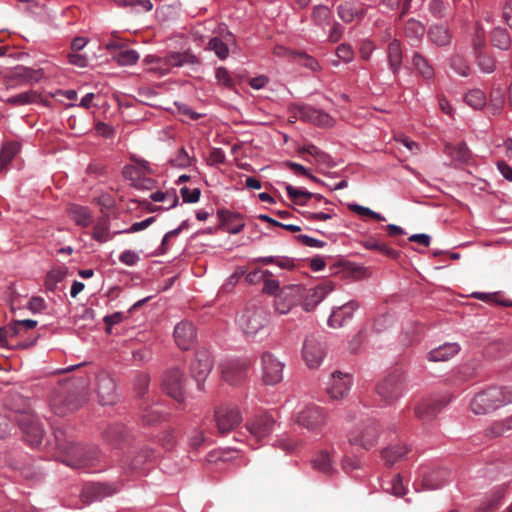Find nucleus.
I'll list each match as a JSON object with an SVG mask.
<instances>
[{
  "mask_svg": "<svg viewBox=\"0 0 512 512\" xmlns=\"http://www.w3.org/2000/svg\"><path fill=\"white\" fill-rule=\"evenodd\" d=\"M451 155L455 160L466 163L471 158V153L465 143H459L451 147Z\"/></svg>",
  "mask_w": 512,
  "mask_h": 512,
  "instance_id": "nucleus-55",
  "label": "nucleus"
},
{
  "mask_svg": "<svg viewBox=\"0 0 512 512\" xmlns=\"http://www.w3.org/2000/svg\"><path fill=\"white\" fill-rule=\"evenodd\" d=\"M214 421L219 433L226 434L242 421L239 408L232 404H222L215 409Z\"/></svg>",
  "mask_w": 512,
  "mask_h": 512,
  "instance_id": "nucleus-8",
  "label": "nucleus"
},
{
  "mask_svg": "<svg viewBox=\"0 0 512 512\" xmlns=\"http://www.w3.org/2000/svg\"><path fill=\"white\" fill-rule=\"evenodd\" d=\"M43 77L42 71L28 67H16L12 72V79L19 83L33 84L39 82Z\"/></svg>",
  "mask_w": 512,
  "mask_h": 512,
  "instance_id": "nucleus-34",
  "label": "nucleus"
},
{
  "mask_svg": "<svg viewBox=\"0 0 512 512\" xmlns=\"http://www.w3.org/2000/svg\"><path fill=\"white\" fill-rule=\"evenodd\" d=\"M181 196L184 202L195 203L199 201L201 191L199 188L189 189L188 187H182L180 189Z\"/></svg>",
  "mask_w": 512,
  "mask_h": 512,
  "instance_id": "nucleus-62",
  "label": "nucleus"
},
{
  "mask_svg": "<svg viewBox=\"0 0 512 512\" xmlns=\"http://www.w3.org/2000/svg\"><path fill=\"white\" fill-rule=\"evenodd\" d=\"M24 440L32 447L41 444L44 436V429L37 416L32 411H24L17 414L15 418Z\"/></svg>",
  "mask_w": 512,
  "mask_h": 512,
  "instance_id": "nucleus-5",
  "label": "nucleus"
},
{
  "mask_svg": "<svg viewBox=\"0 0 512 512\" xmlns=\"http://www.w3.org/2000/svg\"><path fill=\"white\" fill-rule=\"evenodd\" d=\"M351 315L352 306L350 303H346L343 306L333 310L328 319V325L334 329L341 328L350 322Z\"/></svg>",
  "mask_w": 512,
  "mask_h": 512,
  "instance_id": "nucleus-32",
  "label": "nucleus"
},
{
  "mask_svg": "<svg viewBox=\"0 0 512 512\" xmlns=\"http://www.w3.org/2000/svg\"><path fill=\"white\" fill-rule=\"evenodd\" d=\"M486 46V37L485 30L480 22L475 23V33L473 36V47L474 50L485 49Z\"/></svg>",
  "mask_w": 512,
  "mask_h": 512,
  "instance_id": "nucleus-56",
  "label": "nucleus"
},
{
  "mask_svg": "<svg viewBox=\"0 0 512 512\" xmlns=\"http://www.w3.org/2000/svg\"><path fill=\"white\" fill-rule=\"evenodd\" d=\"M304 288L300 285H291L281 290L275 298V310L279 314H287L303 297Z\"/></svg>",
  "mask_w": 512,
  "mask_h": 512,
  "instance_id": "nucleus-12",
  "label": "nucleus"
},
{
  "mask_svg": "<svg viewBox=\"0 0 512 512\" xmlns=\"http://www.w3.org/2000/svg\"><path fill=\"white\" fill-rule=\"evenodd\" d=\"M326 355V343L319 335L308 336L303 344L302 356L306 365L315 369L320 366Z\"/></svg>",
  "mask_w": 512,
  "mask_h": 512,
  "instance_id": "nucleus-9",
  "label": "nucleus"
},
{
  "mask_svg": "<svg viewBox=\"0 0 512 512\" xmlns=\"http://www.w3.org/2000/svg\"><path fill=\"white\" fill-rule=\"evenodd\" d=\"M55 448L62 453V461L73 468L94 466L101 458V452L95 445L82 446L75 441L71 431L57 427L53 431Z\"/></svg>",
  "mask_w": 512,
  "mask_h": 512,
  "instance_id": "nucleus-1",
  "label": "nucleus"
},
{
  "mask_svg": "<svg viewBox=\"0 0 512 512\" xmlns=\"http://www.w3.org/2000/svg\"><path fill=\"white\" fill-rule=\"evenodd\" d=\"M36 325L37 321L31 319L17 320L12 324L13 328L17 330L18 336H22L24 332L34 329Z\"/></svg>",
  "mask_w": 512,
  "mask_h": 512,
  "instance_id": "nucleus-60",
  "label": "nucleus"
},
{
  "mask_svg": "<svg viewBox=\"0 0 512 512\" xmlns=\"http://www.w3.org/2000/svg\"><path fill=\"white\" fill-rule=\"evenodd\" d=\"M464 102L475 110H481L485 107L487 98L481 89L475 88L465 94Z\"/></svg>",
  "mask_w": 512,
  "mask_h": 512,
  "instance_id": "nucleus-40",
  "label": "nucleus"
},
{
  "mask_svg": "<svg viewBox=\"0 0 512 512\" xmlns=\"http://www.w3.org/2000/svg\"><path fill=\"white\" fill-rule=\"evenodd\" d=\"M427 36L429 40L438 47H445L452 42V32L449 27L443 24H434L428 31Z\"/></svg>",
  "mask_w": 512,
  "mask_h": 512,
  "instance_id": "nucleus-27",
  "label": "nucleus"
},
{
  "mask_svg": "<svg viewBox=\"0 0 512 512\" xmlns=\"http://www.w3.org/2000/svg\"><path fill=\"white\" fill-rule=\"evenodd\" d=\"M163 390L165 393L181 403L185 398V378L183 372L178 368L168 370L162 381Z\"/></svg>",
  "mask_w": 512,
  "mask_h": 512,
  "instance_id": "nucleus-11",
  "label": "nucleus"
},
{
  "mask_svg": "<svg viewBox=\"0 0 512 512\" xmlns=\"http://www.w3.org/2000/svg\"><path fill=\"white\" fill-rule=\"evenodd\" d=\"M286 191L292 201L298 205H305L309 199L315 196L313 193L295 188L292 185H287Z\"/></svg>",
  "mask_w": 512,
  "mask_h": 512,
  "instance_id": "nucleus-45",
  "label": "nucleus"
},
{
  "mask_svg": "<svg viewBox=\"0 0 512 512\" xmlns=\"http://www.w3.org/2000/svg\"><path fill=\"white\" fill-rule=\"evenodd\" d=\"M485 431L491 438L501 437L509 432L503 419L493 422Z\"/></svg>",
  "mask_w": 512,
  "mask_h": 512,
  "instance_id": "nucleus-57",
  "label": "nucleus"
},
{
  "mask_svg": "<svg viewBox=\"0 0 512 512\" xmlns=\"http://www.w3.org/2000/svg\"><path fill=\"white\" fill-rule=\"evenodd\" d=\"M150 378L147 374L141 373L135 378V389L139 396L143 395L149 386Z\"/></svg>",
  "mask_w": 512,
  "mask_h": 512,
  "instance_id": "nucleus-63",
  "label": "nucleus"
},
{
  "mask_svg": "<svg viewBox=\"0 0 512 512\" xmlns=\"http://www.w3.org/2000/svg\"><path fill=\"white\" fill-rule=\"evenodd\" d=\"M352 60V48L349 44H341L336 49V59L331 61L334 67L339 66L340 62L349 63Z\"/></svg>",
  "mask_w": 512,
  "mask_h": 512,
  "instance_id": "nucleus-52",
  "label": "nucleus"
},
{
  "mask_svg": "<svg viewBox=\"0 0 512 512\" xmlns=\"http://www.w3.org/2000/svg\"><path fill=\"white\" fill-rule=\"evenodd\" d=\"M297 423L309 430H317L325 422V415L321 408L317 406H309L299 412Z\"/></svg>",
  "mask_w": 512,
  "mask_h": 512,
  "instance_id": "nucleus-22",
  "label": "nucleus"
},
{
  "mask_svg": "<svg viewBox=\"0 0 512 512\" xmlns=\"http://www.w3.org/2000/svg\"><path fill=\"white\" fill-rule=\"evenodd\" d=\"M68 215L78 226L88 227L92 223L93 216L88 207L76 204L70 205Z\"/></svg>",
  "mask_w": 512,
  "mask_h": 512,
  "instance_id": "nucleus-35",
  "label": "nucleus"
},
{
  "mask_svg": "<svg viewBox=\"0 0 512 512\" xmlns=\"http://www.w3.org/2000/svg\"><path fill=\"white\" fill-rule=\"evenodd\" d=\"M490 42L493 47L507 51L511 47V36L506 28L497 26L490 31Z\"/></svg>",
  "mask_w": 512,
  "mask_h": 512,
  "instance_id": "nucleus-36",
  "label": "nucleus"
},
{
  "mask_svg": "<svg viewBox=\"0 0 512 512\" xmlns=\"http://www.w3.org/2000/svg\"><path fill=\"white\" fill-rule=\"evenodd\" d=\"M296 59L298 60V62L301 65H303L313 71H316L319 68L318 62L313 57H311L309 55H306L303 53H298Z\"/></svg>",
  "mask_w": 512,
  "mask_h": 512,
  "instance_id": "nucleus-64",
  "label": "nucleus"
},
{
  "mask_svg": "<svg viewBox=\"0 0 512 512\" xmlns=\"http://www.w3.org/2000/svg\"><path fill=\"white\" fill-rule=\"evenodd\" d=\"M476 64L483 73L490 74L496 69V60L485 49L476 50Z\"/></svg>",
  "mask_w": 512,
  "mask_h": 512,
  "instance_id": "nucleus-38",
  "label": "nucleus"
},
{
  "mask_svg": "<svg viewBox=\"0 0 512 512\" xmlns=\"http://www.w3.org/2000/svg\"><path fill=\"white\" fill-rule=\"evenodd\" d=\"M153 457V452L150 449H143L132 461L131 469H140L144 463L150 461Z\"/></svg>",
  "mask_w": 512,
  "mask_h": 512,
  "instance_id": "nucleus-59",
  "label": "nucleus"
},
{
  "mask_svg": "<svg viewBox=\"0 0 512 512\" xmlns=\"http://www.w3.org/2000/svg\"><path fill=\"white\" fill-rule=\"evenodd\" d=\"M117 492V488L109 483H88L83 487L81 499L83 503L90 504L101 501Z\"/></svg>",
  "mask_w": 512,
  "mask_h": 512,
  "instance_id": "nucleus-16",
  "label": "nucleus"
},
{
  "mask_svg": "<svg viewBox=\"0 0 512 512\" xmlns=\"http://www.w3.org/2000/svg\"><path fill=\"white\" fill-rule=\"evenodd\" d=\"M378 435V424L371 420L361 429L359 437L354 440V445L357 443L365 450H369L375 445Z\"/></svg>",
  "mask_w": 512,
  "mask_h": 512,
  "instance_id": "nucleus-29",
  "label": "nucleus"
},
{
  "mask_svg": "<svg viewBox=\"0 0 512 512\" xmlns=\"http://www.w3.org/2000/svg\"><path fill=\"white\" fill-rule=\"evenodd\" d=\"M449 4L444 0H431L428 4V11L435 19H443L447 15Z\"/></svg>",
  "mask_w": 512,
  "mask_h": 512,
  "instance_id": "nucleus-49",
  "label": "nucleus"
},
{
  "mask_svg": "<svg viewBox=\"0 0 512 512\" xmlns=\"http://www.w3.org/2000/svg\"><path fill=\"white\" fill-rule=\"evenodd\" d=\"M376 46L373 41L370 39H364L359 43V54L361 59L368 60L370 59L373 51L375 50Z\"/></svg>",
  "mask_w": 512,
  "mask_h": 512,
  "instance_id": "nucleus-61",
  "label": "nucleus"
},
{
  "mask_svg": "<svg viewBox=\"0 0 512 512\" xmlns=\"http://www.w3.org/2000/svg\"><path fill=\"white\" fill-rule=\"evenodd\" d=\"M351 381L349 374H343L340 371L334 372L327 387L328 395L333 400L343 399L349 393Z\"/></svg>",
  "mask_w": 512,
  "mask_h": 512,
  "instance_id": "nucleus-20",
  "label": "nucleus"
},
{
  "mask_svg": "<svg viewBox=\"0 0 512 512\" xmlns=\"http://www.w3.org/2000/svg\"><path fill=\"white\" fill-rule=\"evenodd\" d=\"M505 493L506 488L504 486H497L491 490L489 496L483 502V504L487 505L493 511H496L502 504L505 497Z\"/></svg>",
  "mask_w": 512,
  "mask_h": 512,
  "instance_id": "nucleus-43",
  "label": "nucleus"
},
{
  "mask_svg": "<svg viewBox=\"0 0 512 512\" xmlns=\"http://www.w3.org/2000/svg\"><path fill=\"white\" fill-rule=\"evenodd\" d=\"M167 413L161 408L159 404L147 406L142 412V420L147 425L156 424L164 420Z\"/></svg>",
  "mask_w": 512,
  "mask_h": 512,
  "instance_id": "nucleus-39",
  "label": "nucleus"
},
{
  "mask_svg": "<svg viewBox=\"0 0 512 512\" xmlns=\"http://www.w3.org/2000/svg\"><path fill=\"white\" fill-rule=\"evenodd\" d=\"M294 116L304 122L318 126L328 127L332 125V118L327 113L308 105L296 107Z\"/></svg>",
  "mask_w": 512,
  "mask_h": 512,
  "instance_id": "nucleus-17",
  "label": "nucleus"
},
{
  "mask_svg": "<svg viewBox=\"0 0 512 512\" xmlns=\"http://www.w3.org/2000/svg\"><path fill=\"white\" fill-rule=\"evenodd\" d=\"M67 274V269L65 267H57L50 270L45 278V287L49 291H55L57 288V284L63 281Z\"/></svg>",
  "mask_w": 512,
  "mask_h": 512,
  "instance_id": "nucleus-42",
  "label": "nucleus"
},
{
  "mask_svg": "<svg viewBox=\"0 0 512 512\" xmlns=\"http://www.w3.org/2000/svg\"><path fill=\"white\" fill-rule=\"evenodd\" d=\"M114 59L121 66H129L135 64L139 59L137 51L132 49L122 50L114 56Z\"/></svg>",
  "mask_w": 512,
  "mask_h": 512,
  "instance_id": "nucleus-51",
  "label": "nucleus"
},
{
  "mask_svg": "<svg viewBox=\"0 0 512 512\" xmlns=\"http://www.w3.org/2000/svg\"><path fill=\"white\" fill-rule=\"evenodd\" d=\"M174 339L180 349H190L196 340V330L194 325L188 321L178 323L174 329Z\"/></svg>",
  "mask_w": 512,
  "mask_h": 512,
  "instance_id": "nucleus-23",
  "label": "nucleus"
},
{
  "mask_svg": "<svg viewBox=\"0 0 512 512\" xmlns=\"http://www.w3.org/2000/svg\"><path fill=\"white\" fill-rule=\"evenodd\" d=\"M450 67L455 73L463 77H467L471 72L467 61L460 55L451 58Z\"/></svg>",
  "mask_w": 512,
  "mask_h": 512,
  "instance_id": "nucleus-50",
  "label": "nucleus"
},
{
  "mask_svg": "<svg viewBox=\"0 0 512 512\" xmlns=\"http://www.w3.org/2000/svg\"><path fill=\"white\" fill-rule=\"evenodd\" d=\"M145 62L155 64L152 70L165 75L170 72L171 68L182 67L185 65L194 66L199 63V60L190 51H184L169 52L164 57L149 55L145 58Z\"/></svg>",
  "mask_w": 512,
  "mask_h": 512,
  "instance_id": "nucleus-4",
  "label": "nucleus"
},
{
  "mask_svg": "<svg viewBox=\"0 0 512 512\" xmlns=\"http://www.w3.org/2000/svg\"><path fill=\"white\" fill-rule=\"evenodd\" d=\"M150 198L154 201V202H164V201H168L169 202V205L167 206L166 209H170V208H173L177 205L179 199L177 197V195L174 193V192H161V191H157V192H154L150 195Z\"/></svg>",
  "mask_w": 512,
  "mask_h": 512,
  "instance_id": "nucleus-54",
  "label": "nucleus"
},
{
  "mask_svg": "<svg viewBox=\"0 0 512 512\" xmlns=\"http://www.w3.org/2000/svg\"><path fill=\"white\" fill-rule=\"evenodd\" d=\"M39 94L36 91H27L7 99V103L12 105H26L37 102Z\"/></svg>",
  "mask_w": 512,
  "mask_h": 512,
  "instance_id": "nucleus-47",
  "label": "nucleus"
},
{
  "mask_svg": "<svg viewBox=\"0 0 512 512\" xmlns=\"http://www.w3.org/2000/svg\"><path fill=\"white\" fill-rule=\"evenodd\" d=\"M411 64L415 74L426 84H431L435 80L436 70L431 60L419 51H414L411 56Z\"/></svg>",
  "mask_w": 512,
  "mask_h": 512,
  "instance_id": "nucleus-15",
  "label": "nucleus"
},
{
  "mask_svg": "<svg viewBox=\"0 0 512 512\" xmlns=\"http://www.w3.org/2000/svg\"><path fill=\"white\" fill-rule=\"evenodd\" d=\"M104 440L113 447H119L128 438V432L122 424L109 426L103 433Z\"/></svg>",
  "mask_w": 512,
  "mask_h": 512,
  "instance_id": "nucleus-33",
  "label": "nucleus"
},
{
  "mask_svg": "<svg viewBox=\"0 0 512 512\" xmlns=\"http://www.w3.org/2000/svg\"><path fill=\"white\" fill-rule=\"evenodd\" d=\"M448 401L441 398L423 399L415 407V416L422 421H429L447 405Z\"/></svg>",
  "mask_w": 512,
  "mask_h": 512,
  "instance_id": "nucleus-21",
  "label": "nucleus"
},
{
  "mask_svg": "<svg viewBox=\"0 0 512 512\" xmlns=\"http://www.w3.org/2000/svg\"><path fill=\"white\" fill-rule=\"evenodd\" d=\"M20 150V144L17 142L6 143L0 152V172L6 169L8 163L15 157Z\"/></svg>",
  "mask_w": 512,
  "mask_h": 512,
  "instance_id": "nucleus-41",
  "label": "nucleus"
},
{
  "mask_svg": "<svg viewBox=\"0 0 512 512\" xmlns=\"http://www.w3.org/2000/svg\"><path fill=\"white\" fill-rule=\"evenodd\" d=\"M83 401L77 393L72 392L67 386H62L54 392L50 407L56 415L65 416L77 410Z\"/></svg>",
  "mask_w": 512,
  "mask_h": 512,
  "instance_id": "nucleus-6",
  "label": "nucleus"
},
{
  "mask_svg": "<svg viewBox=\"0 0 512 512\" xmlns=\"http://www.w3.org/2000/svg\"><path fill=\"white\" fill-rule=\"evenodd\" d=\"M263 381L268 385H275L283 379L284 364L272 353L264 352L261 357Z\"/></svg>",
  "mask_w": 512,
  "mask_h": 512,
  "instance_id": "nucleus-14",
  "label": "nucleus"
},
{
  "mask_svg": "<svg viewBox=\"0 0 512 512\" xmlns=\"http://www.w3.org/2000/svg\"><path fill=\"white\" fill-rule=\"evenodd\" d=\"M460 351V345L456 342L444 343L427 353L426 358L431 362L447 361L457 355Z\"/></svg>",
  "mask_w": 512,
  "mask_h": 512,
  "instance_id": "nucleus-25",
  "label": "nucleus"
},
{
  "mask_svg": "<svg viewBox=\"0 0 512 512\" xmlns=\"http://www.w3.org/2000/svg\"><path fill=\"white\" fill-rule=\"evenodd\" d=\"M215 77L218 83L226 88H232L234 86V80L230 73L225 67H219L216 69Z\"/></svg>",
  "mask_w": 512,
  "mask_h": 512,
  "instance_id": "nucleus-58",
  "label": "nucleus"
},
{
  "mask_svg": "<svg viewBox=\"0 0 512 512\" xmlns=\"http://www.w3.org/2000/svg\"><path fill=\"white\" fill-rule=\"evenodd\" d=\"M450 477V472L444 468L435 469L423 475V486L427 489H439L444 486Z\"/></svg>",
  "mask_w": 512,
  "mask_h": 512,
  "instance_id": "nucleus-30",
  "label": "nucleus"
},
{
  "mask_svg": "<svg viewBox=\"0 0 512 512\" xmlns=\"http://www.w3.org/2000/svg\"><path fill=\"white\" fill-rule=\"evenodd\" d=\"M332 283L330 281H322L319 285L309 290L304 288L303 309L307 312L313 310L326 296L332 291Z\"/></svg>",
  "mask_w": 512,
  "mask_h": 512,
  "instance_id": "nucleus-18",
  "label": "nucleus"
},
{
  "mask_svg": "<svg viewBox=\"0 0 512 512\" xmlns=\"http://www.w3.org/2000/svg\"><path fill=\"white\" fill-rule=\"evenodd\" d=\"M411 451L410 446L407 445H394L385 448L382 451V458L388 465H393L397 461L401 460L405 455Z\"/></svg>",
  "mask_w": 512,
  "mask_h": 512,
  "instance_id": "nucleus-37",
  "label": "nucleus"
},
{
  "mask_svg": "<svg viewBox=\"0 0 512 512\" xmlns=\"http://www.w3.org/2000/svg\"><path fill=\"white\" fill-rule=\"evenodd\" d=\"M92 237L98 242H106L111 239L109 236V222L106 217L97 221L93 229Z\"/></svg>",
  "mask_w": 512,
  "mask_h": 512,
  "instance_id": "nucleus-44",
  "label": "nucleus"
},
{
  "mask_svg": "<svg viewBox=\"0 0 512 512\" xmlns=\"http://www.w3.org/2000/svg\"><path fill=\"white\" fill-rule=\"evenodd\" d=\"M387 61L389 70L396 77L399 75L403 65V49L400 40L394 38L387 46Z\"/></svg>",
  "mask_w": 512,
  "mask_h": 512,
  "instance_id": "nucleus-24",
  "label": "nucleus"
},
{
  "mask_svg": "<svg viewBox=\"0 0 512 512\" xmlns=\"http://www.w3.org/2000/svg\"><path fill=\"white\" fill-rule=\"evenodd\" d=\"M213 368V360L209 351L199 350L190 365V373L197 383L199 391H204V381Z\"/></svg>",
  "mask_w": 512,
  "mask_h": 512,
  "instance_id": "nucleus-10",
  "label": "nucleus"
},
{
  "mask_svg": "<svg viewBox=\"0 0 512 512\" xmlns=\"http://www.w3.org/2000/svg\"><path fill=\"white\" fill-rule=\"evenodd\" d=\"M508 404H512V386H492L477 393L470 408L476 415H485Z\"/></svg>",
  "mask_w": 512,
  "mask_h": 512,
  "instance_id": "nucleus-2",
  "label": "nucleus"
},
{
  "mask_svg": "<svg viewBox=\"0 0 512 512\" xmlns=\"http://www.w3.org/2000/svg\"><path fill=\"white\" fill-rule=\"evenodd\" d=\"M247 366L245 364H229L222 370L223 380L231 385L242 383L246 377Z\"/></svg>",
  "mask_w": 512,
  "mask_h": 512,
  "instance_id": "nucleus-31",
  "label": "nucleus"
},
{
  "mask_svg": "<svg viewBox=\"0 0 512 512\" xmlns=\"http://www.w3.org/2000/svg\"><path fill=\"white\" fill-rule=\"evenodd\" d=\"M267 316L261 308H246L237 319L239 328L249 337L265 329Z\"/></svg>",
  "mask_w": 512,
  "mask_h": 512,
  "instance_id": "nucleus-7",
  "label": "nucleus"
},
{
  "mask_svg": "<svg viewBox=\"0 0 512 512\" xmlns=\"http://www.w3.org/2000/svg\"><path fill=\"white\" fill-rule=\"evenodd\" d=\"M208 49L214 51L218 58L224 60L229 55V47L220 37H213L208 42Z\"/></svg>",
  "mask_w": 512,
  "mask_h": 512,
  "instance_id": "nucleus-48",
  "label": "nucleus"
},
{
  "mask_svg": "<svg viewBox=\"0 0 512 512\" xmlns=\"http://www.w3.org/2000/svg\"><path fill=\"white\" fill-rule=\"evenodd\" d=\"M274 425L275 419L271 414L260 413L246 423V428L256 441H261L272 433Z\"/></svg>",
  "mask_w": 512,
  "mask_h": 512,
  "instance_id": "nucleus-13",
  "label": "nucleus"
},
{
  "mask_svg": "<svg viewBox=\"0 0 512 512\" xmlns=\"http://www.w3.org/2000/svg\"><path fill=\"white\" fill-rule=\"evenodd\" d=\"M360 243L366 249L377 251V252L381 253L382 255H384L390 259H393V260L398 259V257L400 256V251L390 247L387 243H385L379 237L371 236V237H368V238L360 241Z\"/></svg>",
  "mask_w": 512,
  "mask_h": 512,
  "instance_id": "nucleus-26",
  "label": "nucleus"
},
{
  "mask_svg": "<svg viewBox=\"0 0 512 512\" xmlns=\"http://www.w3.org/2000/svg\"><path fill=\"white\" fill-rule=\"evenodd\" d=\"M354 214L358 215L364 221H369V220H375L378 222L386 221V218L383 215H381L380 213H377L368 207H364V206H361V205L355 204V203H354Z\"/></svg>",
  "mask_w": 512,
  "mask_h": 512,
  "instance_id": "nucleus-46",
  "label": "nucleus"
},
{
  "mask_svg": "<svg viewBox=\"0 0 512 512\" xmlns=\"http://www.w3.org/2000/svg\"><path fill=\"white\" fill-rule=\"evenodd\" d=\"M97 393L102 405H111L116 401V385L107 372H100L96 376Z\"/></svg>",
  "mask_w": 512,
  "mask_h": 512,
  "instance_id": "nucleus-19",
  "label": "nucleus"
},
{
  "mask_svg": "<svg viewBox=\"0 0 512 512\" xmlns=\"http://www.w3.org/2000/svg\"><path fill=\"white\" fill-rule=\"evenodd\" d=\"M404 374L399 369L388 373L376 386V393L383 405H390L398 400L404 392Z\"/></svg>",
  "mask_w": 512,
  "mask_h": 512,
  "instance_id": "nucleus-3",
  "label": "nucleus"
},
{
  "mask_svg": "<svg viewBox=\"0 0 512 512\" xmlns=\"http://www.w3.org/2000/svg\"><path fill=\"white\" fill-rule=\"evenodd\" d=\"M426 33L425 25L414 18H410L404 25V36L408 39L411 46H417L421 43Z\"/></svg>",
  "mask_w": 512,
  "mask_h": 512,
  "instance_id": "nucleus-28",
  "label": "nucleus"
},
{
  "mask_svg": "<svg viewBox=\"0 0 512 512\" xmlns=\"http://www.w3.org/2000/svg\"><path fill=\"white\" fill-rule=\"evenodd\" d=\"M313 466L318 471L325 473V474H331L332 473V466L330 461V456L328 453L322 452L319 455L316 456V458L313 460Z\"/></svg>",
  "mask_w": 512,
  "mask_h": 512,
  "instance_id": "nucleus-53",
  "label": "nucleus"
}]
</instances>
